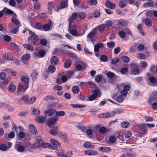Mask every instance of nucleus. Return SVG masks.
Masks as SVG:
<instances>
[{"mask_svg": "<svg viewBox=\"0 0 157 157\" xmlns=\"http://www.w3.org/2000/svg\"><path fill=\"white\" fill-rule=\"evenodd\" d=\"M136 127L135 134L137 136L141 137L143 134H146L148 131V128L145 123L137 124Z\"/></svg>", "mask_w": 157, "mask_h": 157, "instance_id": "nucleus-1", "label": "nucleus"}, {"mask_svg": "<svg viewBox=\"0 0 157 157\" xmlns=\"http://www.w3.org/2000/svg\"><path fill=\"white\" fill-rule=\"evenodd\" d=\"M29 33L31 35L28 38V40L29 42L33 45H35L36 41L38 40L37 37L35 33H33L31 31H29Z\"/></svg>", "mask_w": 157, "mask_h": 157, "instance_id": "nucleus-2", "label": "nucleus"}, {"mask_svg": "<svg viewBox=\"0 0 157 157\" xmlns=\"http://www.w3.org/2000/svg\"><path fill=\"white\" fill-rule=\"evenodd\" d=\"M28 87V84L23 83L19 84L17 88V93H23L25 91Z\"/></svg>", "mask_w": 157, "mask_h": 157, "instance_id": "nucleus-3", "label": "nucleus"}, {"mask_svg": "<svg viewBox=\"0 0 157 157\" xmlns=\"http://www.w3.org/2000/svg\"><path fill=\"white\" fill-rule=\"evenodd\" d=\"M2 58L6 60L12 61L15 59V56L10 52L6 53L2 56Z\"/></svg>", "mask_w": 157, "mask_h": 157, "instance_id": "nucleus-4", "label": "nucleus"}, {"mask_svg": "<svg viewBox=\"0 0 157 157\" xmlns=\"http://www.w3.org/2000/svg\"><path fill=\"white\" fill-rule=\"evenodd\" d=\"M43 140L41 139V137L39 136L37 138V140L33 144L34 148H38L41 147L44 143Z\"/></svg>", "mask_w": 157, "mask_h": 157, "instance_id": "nucleus-5", "label": "nucleus"}, {"mask_svg": "<svg viewBox=\"0 0 157 157\" xmlns=\"http://www.w3.org/2000/svg\"><path fill=\"white\" fill-rule=\"evenodd\" d=\"M86 67V64L85 63L81 61L75 66L76 69L77 71H81L84 70Z\"/></svg>", "mask_w": 157, "mask_h": 157, "instance_id": "nucleus-6", "label": "nucleus"}, {"mask_svg": "<svg viewBox=\"0 0 157 157\" xmlns=\"http://www.w3.org/2000/svg\"><path fill=\"white\" fill-rule=\"evenodd\" d=\"M123 113V110L122 108H116L109 113L110 117H112L117 113L120 114Z\"/></svg>", "mask_w": 157, "mask_h": 157, "instance_id": "nucleus-7", "label": "nucleus"}, {"mask_svg": "<svg viewBox=\"0 0 157 157\" xmlns=\"http://www.w3.org/2000/svg\"><path fill=\"white\" fill-rule=\"evenodd\" d=\"M30 57L29 54H25L21 57V61L22 62L25 64H28V61Z\"/></svg>", "mask_w": 157, "mask_h": 157, "instance_id": "nucleus-8", "label": "nucleus"}, {"mask_svg": "<svg viewBox=\"0 0 157 157\" xmlns=\"http://www.w3.org/2000/svg\"><path fill=\"white\" fill-rule=\"evenodd\" d=\"M75 20L69 17L68 19L69 27L70 28L76 29L77 26L74 23Z\"/></svg>", "mask_w": 157, "mask_h": 157, "instance_id": "nucleus-9", "label": "nucleus"}, {"mask_svg": "<svg viewBox=\"0 0 157 157\" xmlns=\"http://www.w3.org/2000/svg\"><path fill=\"white\" fill-rule=\"evenodd\" d=\"M126 33L130 34L131 32L129 30L125 29L124 30L120 31L119 33V35L122 38H123L125 36Z\"/></svg>", "mask_w": 157, "mask_h": 157, "instance_id": "nucleus-10", "label": "nucleus"}, {"mask_svg": "<svg viewBox=\"0 0 157 157\" xmlns=\"http://www.w3.org/2000/svg\"><path fill=\"white\" fill-rule=\"evenodd\" d=\"M58 120V119L56 116L50 117L49 118V121L47 125L49 126H51L54 124Z\"/></svg>", "mask_w": 157, "mask_h": 157, "instance_id": "nucleus-11", "label": "nucleus"}, {"mask_svg": "<svg viewBox=\"0 0 157 157\" xmlns=\"http://www.w3.org/2000/svg\"><path fill=\"white\" fill-rule=\"evenodd\" d=\"M97 34L96 30L94 29L91 32H90L87 36V38L91 40H92L94 37Z\"/></svg>", "mask_w": 157, "mask_h": 157, "instance_id": "nucleus-12", "label": "nucleus"}, {"mask_svg": "<svg viewBox=\"0 0 157 157\" xmlns=\"http://www.w3.org/2000/svg\"><path fill=\"white\" fill-rule=\"evenodd\" d=\"M50 142L54 146L53 147H55L57 149V147H60L61 146L60 143L56 140H55L54 139H51L50 140Z\"/></svg>", "mask_w": 157, "mask_h": 157, "instance_id": "nucleus-13", "label": "nucleus"}, {"mask_svg": "<svg viewBox=\"0 0 157 157\" xmlns=\"http://www.w3.org/2000/svg\"><path fill=\"white\" fill-rule=\"evenodd\" d=\"M143 21L147 27H149L151 26L152 24L151 20L148 17H147L144 20H143Z\"/></svg>", "mask_w": 157, "mask_h": 157, "instance_id": "nucleus-14", "label": "nucleus"}, {"mask_svg": "<svg viewBox=\"0 0 157 157\" xmlns=\"http://www.w3.org/2000/svg\"><path fill=\"white\" fill-rule=\"evenodd\" d=\"M49 24H45L43 25L42 28L44 31H48L50 27L52 26L53 23L51 21H49Z\"/></svg>", "mask_w": 157, "mask_h": 157, "instance_id": "nucleus-15", "label": "nucleus"}, {"mask_svg": "<svg viewBox=\"0 0 157 157\" xmlns=\"http://www.w3.org/2000/svg\"><path fill=\"white\" fill-rule=\"evenodd\" d=\"M84 153L86 155L90 156H95L98 155V152L94 150H88L85 151Z\"/></svg>", "mask_w": 157, "mask_h": 157, "instance_id": "nucleus-16", "label": "nucleus"}, {"mask_svg": "<svg viewBox=\"0 0 157 157\" xmlns=\"http://www.w3.org/2000/svg\"><path fill=\"white\" fill-rule=\"evenodd\" d=\"M58 127L56 126L51 128L50 130V133L53 136L57 135L58 133Z\"/></svg>", "mask_w": 157, "mask_h": 157, "instance_id": "nucleus-17", "label": "nucleus"}, {"mask_svg": "<svg viewBox=\"0 0 157 157\" xmlns=\"http://www.w3.org/2000/svg\"><path fill=\"white\" fill-rule=\"evenodd\" d=\"M45 54V53L44 51L43 50H40L38 52V54H37V52H35L34 53V57L35 58H36L39 57V55L40 56V57H43L44 56Z\"/></svg>", "mask_w": 157, "mask_h": 157, "instance_id": "nucleus-18", "label": "nucleus"}, {"mask_svg": "<svg viewBox=\"0 0 157 157\" xmlns=\"http://www.w3.org/2000/svg\"><path fill=\"white\" fill-rule=\"evenodd\" d=\"M56 112L55 109H51L45 111V115L48 116H50L53 115Z\"/></svg>", "mask_w": 157, "mask_h": 157, "instance_id": "nucleus-19", "label": "nucleus"}, {"mask_svg": "<svg viewBox=\"0 0 157 157\" xmlns=\"http://www.w3.org/2000/svg\"><path fill=\"white\" fill-rule=\"evenodd\" d=\"M105 28V25H104V24H102L97 26L94 29L96 30L97 32L98 31L100 32H102L104 31Z\"/></svg>", "mask_w": 157, "mask_h": 157, "instance_id": "nucleus-20", "label": "nucleus"}, {"mask_svg": "<svg viewBox=\"0 0 157 157\" xmlns=\"http://www.w3.org/2000/svg\"><path fill=\"white\" fill-rule=\"evenodd\" d=\"M105 5L107 7L112 9L115 8L116 6L115 4L109 1H107L105 2Z\"/></svg>", "mask_w": 157, "mask_h": 157, "instance_id": "nucleus-21", "label": "nucleus"}, {"mask_svg": "<svg viewBox=\"0 0 157 157\" xmlns=\"http://www.w3.org/2000/svg\"><path fill=\"white\" fill-rule=\"evenodd\" d=\"M29 128L30 132L34 134H36L37 133V130L34 125L30 124L29 125Z\"/></svg>", "mask_w": 157, "mask_h": 157, "instance_id": "nucleus-22", "label": "nucleus"}, {"mask_svg": "<svg viewBox=\"0 0 157 157\" xmlns=\"http://www.w3.org/2000/svg\"><path fill=\"white\" fill-rule=\"evenodd\" d=\"M8 91L11 93H13L16 90L15 86L12 83H10L9 84L8 87Z\"/></svg>", "mask_w": 157, "mask_h": 157, "instance_id": "nucleus-23", "label": "nucleus"}, {"mask_svg": "<svg viewBox=\"0 0 157 157\" xmlns=\"http://www.w3.org/2000/svg\"><path fill=\"white\" fill-rule=\"evenodd\" d=\"M58 58L56 56L52 57L50 59V63L52 65H56L58 62Z\"/></svg>", "mask_w": 157, "mask_h": 157, "instance_id": "nucleus-24", "label": "nucleus"}, {"mask_svg": "<svg viewBox=\"0 0 157 157\" xmlns=\"http://www.w3.org/2000/svg\"><path fill=\"white\" fill-rule=\"evenodd\" d=\"M92 94L96 98L99 97L101 95L100 91L99 88L94 89L92 92Z\"/></svg>", "mask_w": 157, "mask_h": 157, "instance_id": "nucleus-25", "label": "nucleus"}, {"mask_svg": "<svg viewBox=\"0 0 157 157\" xmlns=\"http://www.w3.org/2000/svg\"><path fill=\"white\" fill-rule=\"evenodd\" d=\"M41 147L44 148H49L54 150L57 149V148L56 147H53V146L48 143H44V142Z\"/></svg>", "mask_w": 157, "mask_h": 157, "instance_id": "nucleus-26", "label": "nucleus"}, {"mask_svg": "<svg viewBox=\"0 0 157 157\" xmlns=\"http://www.w3.org/2000/svg\"><path fill=\"white\" fill-rule=\"evenodd\" d=\"M56 71V68L53 65H49L48 68V72L49 73H53Z\"/></svg>", "mask_w": 157, "mask_h": 157, "instance_id": "nucleus-27", "label": "nucleus"}, {"mask_svg": "<svg viewBox=\"0 0 157 157\" xmlns=\"http://www.w3.org/2000/svg\"><path fill=\"white\" fill-rule=\"evenodd\" d=\"M46 118L44 116H40L37 117L35 120L36 122L39 123H42L45 121Z\"/></svg>", "mask_w": 157, "mask_h": 157, "instance_id": "nucleus-28", "label": "nucleus"}, {"mask_svg": "<svg viewBox=\"0 0 157 157\" xmlns=\"http://www.w3.org/2000/svg\"><path fill=\"white\" fill-rule=\"evenodd\" d=\"M23 46L26 49L29 51H33L34 50V47L32 45L28 44H23Z\"/></svg>", "mask_w": 157, "mask_h": 157, "instance_id": "nucleus-29", "label": "nucleus"}, {"mask_svg": "<svg viewBox=\"0 0 157 157\" xmlns=\"http://www.w3.org/2000/svg\"><path fill=\"white\" fill-rule=\"evenodd\" d=\"M98 150L101 151L109 152L111 151L110 147H101L98 148Z\"/></svg>", "mask_w": 157, "mask_h": 157, "instance_id": "nucleus-30", "label": "nucleus"}, {"mask_svg": "<svg viewBox=\"0 0 157 157\" xmlns=\"http://www.w3.org/2000/svg\"><path fill=\"white\" fill-rule=\"evenodd\" d=\"M103 44L101 43H98L94 46V51L95 52H98L99 50V48L103 47Z\"/></svg>", "mask_w": 157, "mask_h": 157, "instance_id": "nucleus-31", "label": "nucleus"}, {"mask_svg": "<svg viewBox=\"0 0 157 157\" xmlns=\"http://www.w3.org/2000/svg\"><path fill=\"white\" fill-rule=\"evenodd\" d=\"M157 98V92L154 91L152 92L151 94L149 97V99L150 100L154 101Z\"/></svg>", "mask_w": 157, "mask_h": 157, "instance_id": "nucleus-32", "label": "nucleus"}, {"mask_svg": "<svg viewBox=\"0 0 157 157\" xmlns=\"http://www.w3.org/2000/svg\"><path fill=\"white\" fill-rule=\"evenodd\" d=\"M18 128L19 131H20L18 134V137L20 138H24L25 136V133L22 132L23 130V128L20 126H18Z\"/></svg>", "mask_w": 157, "mask_h": 157, "instance_id": "nucleus-33", "label": "nucleus"}, {"mask_svg": "<svg viewBox=\"0 0 157 157\" xmlns=\"http://www.w3.org/2000/svg\"><path fill=\"white\" fill-rule=\"evenodd\" d=\"M98 117L100 118H107L110 117L109 113H101L98 115Z\"/></svg>", "mask_w": 157, "mask_h": 157, "instance_id": "nucleus-34", "label": "nucleus"}, {"mask_svg": "<svg viewBox=\"0 0 157 157\" xmlns=\"http://www.w3.org/2000/svg\"><path fill=\"white\" fill-rule=\"evenodd\" d=\"M36 100V98L35 97H33L30 99H28L27 102L26 101L25 104L30 105L34 103Z\"/></svg>", "mask_w": 157, "mask_h": 157, "instance_id": "nucleus-35", "label": "nucleus"}, {"mask_svg": "<svg viewBox=\"0 0 157 157\" xmlns=\"http://www.w3.org/2000/svg\"><path fill=\"white\" fill-rule=\"evenodd\" d=\"M146 1H148V2L145 3L143 5V7H146L148 6L152 7L153 6V3L152 0H147Z\"/></svg>", "mask_w": 157, "mask_h": 157, "instance_id": "nucleus-36", "label": "nucleus"}, {"mask_svg": "<svg viewBox=\"0 0 157 157\" xmlns=\"http://www.w3.org/2000/svg\"><path fill=\"white\" fill-rule=\"evenodd\" d=\"M38 73L36 71H33L31 74V77L32 79L35 80L38 77Z\"/></svg>", "mask_w": 157, "mask_h": 157, "instance_id": "nucleus-37", "label": "nucleus"}, {"mask_svg": "<svg viewBox=\"0 0 157 157\" xmlns=\"http://www.w3.org/2000/svg\"><path fill=\"white\" fill-rule=\"evenodd\" d=\"M149 81L150 83L153 85H157V81L155 77L153 76L150 77L149 78Z\"/></svg>", "mask_w": 157, "mask_h": 157, "instance_id": "nucleus-38", "label": "nucleus"}, {"mask_svg": "<svg viewBox=\"0 0 157 157\" xmlns=\"http://www.w3.org/2000/svg\"><path fill=\"white\" fill-rule=\"evenodd\" d=\"M130 126V124L129 122L123 121L121 123V126L123 128H127Z\"/></svg>", "mask_w": 157, "mask_h": 157, "instance_id": "nucleus-39", "label": "nucleus"}, {"mask_svg": "<svg viewBox=\"0 0 157 157\" xmlns=\"http://www.w3.org/2000/svg\"><path fill=\"white\" fill-rule=\"evenodd\" d=\"M83 146L87 148H91L93 149L94 147V146L92 145L91 143L88 142L85 143L83 144Z\"/></svg>", "mask_w": 157, "mask_h": 157, "instance_id": "nucleus-40", "label": "nucleus"}, {"mask_svg": "<svg viewBox=\"0 0 157 157\" xmlns=\"http://www.w3.org/2000/svg\"><path fill=\"white\" fill-rule=\"evenodd\" d=\"M61 8H65L68 5V0H63L60 3Z\"/></svg>", "mask_w": 157, "mask_h": 157, "instance_id": "nucleus-41", "label": "nucleus"}, {"mask_svg": "<svg viewBox=\"0 0 157 157\" xmlns=\"http://www.w3.org/2000/svg\"><path fill=\"white\" fill-rule=\"evenodd\" d=\"M117 21L118 24L122 26H125L127 25V21L124 20L120 19Z\"/></svg>", "mask_w": 157, "mask_h": 157, "instance_id": "nucleus-42", "label": "nucleus"}, {"mask_svg": "<svg viewBox=\"0 0 157 157\" xmlns=\"http://www.w3.org/2000/svg\"><path fill=\"white\" fill-rule=\"evenodd\" d=\"M16 148L18 151L20 152H22L25 150L24 147L20 145L17 144L16 147Z\"/></svg>", "mask_w": 157, "mask_h": 157, "instance_id": "nucleus-43", "label": "nucleus"}, {"mask_svg": "<svg viewBox=\"0 0 157 157\" xmlns=\"http://www.w3.org/2000/svg\"><path fill=\"white\" fill-rule=\"evenodd\" d=\"M71 61L69 59L66 60L64 63V67L68 68L69 67L71 64Z\"/></svg>", "mask_w": 157, "mask_h": 157, "instance_id": "nucleus-44", "label": "nucleus"}, {"mask_svg": "<svg viewBox=\"0 0 157 157\" xmlns=\"http://www.w3.org/2000/svg\"><path fill=\"white\" fill-rule=\"evenodd\" d=\"M76 29L70 28H68V30L70 33L73 36H76L77 34V32L75 30Z\"/></svg>", "mask_w": 157, "mask_h": 157, "instance_id": "nucleus-45", "label": "nucleus"}, {"mask_svg": "<svg viewBox=\"0 0 157 157\" xmlns=\"http://www.w3.org/2000/svg\"><path fill=\"white\" fill-rule=\"evenodd\" d=\"M21 80L22 82L26 83L27 84H27L29 82V78L25 76H21Z\"/></svg>", "mask_w": 157, "mask_h": 157, "instance_id": "nucleus-46", "label": "nucleus"}, {"mask_svg": "<svg viewBox=\"0 0 157 157\" xmlns=\"http://www.w3.org/2000/svg\"><path fill=\"white\" fill-rule=\"evenodd\" d=\"M113 24V23L112 21L108 20L105 21V24L104 25H105V27L106 26L107 28L109 29L112 26Z\"/></svg>", "mask_w": 157, "mask_h": 157, "instance_id": "nucleus-47", "label": "nucleus"}, {"mask_svg": "<svg viewBox=\"0 0 157 157\" xmlns=\"http://www.w3.org/2000/svg\"><path fill=\"white\" fill-rule=\"evenodd\" d=\"M127 2L126 1L121 0L119 3V6L121 8H123L126 6Z\"/></svg>", "mask_w": 157, "mask_h": 157, "instance_id": "nucleus-48", "label": "nucleus"}, {"mask_svg": "<svg viewBox=\"0 0 157 157\" xmlns=\"http://www.w3.org/2000/svg\"><path fill=\"white\" fill-rule=\"evenodd\" d=\"M139 73V70L138 67H136L132 69L131 73L134 75H136L138 74Z\"/></svg>", "mask_w": 157, "mask_h": 157, "instance_id": "nucleus-49", "label": "nucleus"}, {"mask_svg": "<svg viewBox=\"0 0 157 157\" xmlns=\"http://www.w3.org/2000/svg\"><path fill=\"white\" fill-rule=\"evenodd\" d=\"M54 5L52 3L50 2L48 3V9L49 10L48 13L49 14H52V12L51 11V10H52L54 9Z\"/></svg>", "mask_w": 157, "mask_h": 157, "instance_id": "nucleus-50", "label": "nucleus"}, {"mask_svg": "<svg viewBox=\"0 0 157 157\" xmlns=\"http://www.w3.org/2000/svg\"><path fill=\"white\" fill-rule=\"evenodd\" d=\"M72 91L74 94H78L79 91V89L77 86H73L72 88Z\"/></svg>", "mask_w": 157, "mask_h": 157, "instance_id": "nucleus-51", "label": "nucleus"}, {"mask_svg": "<svg viewBox=\"0 0 157 157\" xmlns=\"http://www.w3.org/2000/svg\"><path fill=\"white\" fill-rule=\"evenodd\" d=\"M137 28L139 30L140 33L143 36H145V34L142 29V26L141 24H139L137 26Z\"/></svg>", "mask_w": 157, "mask_h": 157, "instance_id": "nucleus-52", "label": "nucleus"}, {"mask_svg": "<svg viewBox=\"0 0 157 157\" xmlns=\"http://www.w3.org/2000/svg\"><path fill=\"white\" fill-rule=\"evenodd\" d=\"M106 75L109 78H112L115 75L111 71H109L106 73Z\"/></svg>", "mask_w": 157, "mask_h": 157, "instance_id": "nucleus-53", "label": "nucleus"}, {"mask_svg": "<svg viewBox=\"0 0 157 157\" xmlns=\"http://www.w3.org/2000/svg\"><path fill=\"white\" fill-rule=\"evenodd\" d=\"M3 11H4V13H6L10 14H12L13 13V11L6 8H4L3 9Z\"/></svg>", "mask_w": 157, "mask_h": 157, "instance_id": "nucleus-54", "label": "nucleus"}, {"mask_svg": "<svg viewBox=\"0 0 157 157\" xmlns=\"http://www.w3.org/2000/svg\"><path fill=\"white\" fill-rule=\"evenodd\" d=\"M97 3V0H89L88 4L90 6H95Z\"/></svg>", "mask_w": 157, "mask_h": 157, "instance_id": "nucleus-55", "label": "nucleus"}, {"mask_svg": "<svg viewBox=\"0 0 157 157\" xmlns=\"http://www.w3.org/2000/svg\"><path fill=\"white\" fill-rule=\"evenodd\" d=\"M137 57L140 59H144L146 58L145 55L142 53L137 54Z\"/></svg>", "mask_w": 157, "mask_h": 157, "instance_id": "nucleus-56", "label": "nucleus"}, {"mask_svg": "<svg viewBox=\"0 0 157 157\" xmlns=\"http://www.w3.org/2000/svg\"><path fill=\"white\" fill-rule=\"evenodd\" d=\"M9 148L8 147L4 144H2L0 145V149L4 151L7 150Z\"/></svg>", "mask_w": 157, "mask_h": 157, "instance_id": "nucleus-57", "label": "nucleus"}, {"mask_svg": "<svg viewBox=\"0 0 157 157\" xmlns=\"http://www.w3.org/2000/svg\"><path fill=\"white\" fill-rule=\"evenodd\" d=\"M107 45L109 48H112L114 47L115 44L113 41H110L107 43Z\"/></svg>", "mask_w": 157, "mask_h": 157, "instance_id": "nucleus-58", "label": "nucleus"}, {"mask_svg": "<svg viewBox=\"0 0 157 157\" xmlns=\"http://www.w3.org/2000/svg\"><path fill=\"white\" fill-rule=\"evenodd\" d=\"M6 71L9 74H11L13 76H15L17 74V73L16 71H14L13 70L11 69H8Z\"/></svg>", "mask_w": 157, "mask_h": 157, "instance_id": "nucleus-59", "label": "nucleus"}, {"mask_svg": "<svg viewBox=\"0 0 157 157\" xmlns=\"http://www.w3.org/2000/svg\"><path fill=\"white\" fill-rule=\"evenodd\" d=\"M79 18L80 19H83L86 17V14L83 12H81L78 14Z\"/></svg>", "mask_w": 157, "mask_h": 157, "instance_id": "nucleus-60", "label": "nucleus"}, {"mask_svg": "<svg viewBox=\"0 0 157 157\" xmlns=\"http://www.w3.org/2000/svg\"><path fill=\"white\" fill-rule=\"evenodd\" d=\"M102 78L101 75H97L95 78V81L98 83L101 82L102 80Z\"/></svg>", "mask_w": 157, "mask_h": 157, "instance_id": "nucleus-61", "label": "nucleus"}, {"mask_svg": "<svg viewBox=\"0 0 157 157\" xmlns=\"http://www.w3.org/2000/svg\"><path fill=\"white\" fill-rule=\"evenodd\" d=\"M78 16V13H77L75 12L72 13L69 17L75 20L77 18Z\"/></svg>", "mask_w": 157, "mask_h": 157, "instance_id": "nucleus-62", "label": "nucleus"}, {"mask_svg": "<svg viewBox=\"0 0 157 157\" xmlns=\"http://www.w3.org/2000/svg\"><path fill=\"white\" fill-rule=\"evenodd\" d=\"M18 126H17L14 123H13L12 126V130L14 131L16 133H17L18 132V129H19Z\"/></svg>", "mask_w": 157, "mask_h": 157, "instance_id": "nucleus-63", "label": "nucleus"}, {"mask_svg": "<svg viewBox=\"0 0 157 157\" xmlns=\"http://www.w3.org/2000/svg\"><path fill=\"white\" fill-rule=\"evenodd\" d=\"M122 60L125 63H128L130 60L129 58L127 56H124L122 57Z\"/></svg>", "mask_w": 157, "mask_h": 157, "instance_id": "nucleus-64", "label": "nucleus"}]
</instances>
